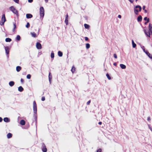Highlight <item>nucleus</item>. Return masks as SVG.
Returning a JSON list of instances; mask_svg holds the SVG:
<instances>
[{
  "label": "nucleus",
  "instance_id": "54",
  "mask_svg": "<svg viewBox=\"0 0 152 152\" xmlns=\"http://www.w3.org/2000/svg\"><path fill=\"white\" fill-rule=\"evenodd\" d=\"M141 48H142V49L143 50L144 49H145V47L144 46H142Z\"/></svg>",
  "mask_w": 152,
  "mask_h": 152
},
{
  "label": "nucleus",
  "instance_id": "13",
  "mask_svg": "<svg viewBox=\"0 0 152 152\" xmlns=\"http://www.w3.org/2000/svg\"><path fill=\"white\" fill-rule=\"evenodd\" d=\"M142 17L141 15H139L137 18V20L138 22H140L142 20Z\"/></svg>",
  "mask_w": 152,
  "mask_h": 152
},
{
  "label": "nucleus",
  "instance_id": "53",
  "mask_svg": "<svg viewBox=\"0 0 152 152\" xmlns=\"http://www.w3.org/2000/svg\"><path fill=\"white\" fill-rule=\"evenodd\" d=\"M121 15H118V18H121Z\"/></svg>",
  "mask_w": 152,
  "mask_h": 152
},
{
  "label": "nucleus",
  "instance_id": "46",
  "mask_svg": "<svg viewBox=\"0 0 152 152\" xmlns=\"http://www.w3.org/2000/svg\"><path fill=\"white\" fill-rule=\"evenodd\" d=\"M33 1V0H28V2L30 3L32 2Z\"/></svg>",
  "mask_w": 152,
  "mask_h": 152
},
{
  "label": "nucleus",
  "instance_id": "29",
  "mask_svg": "<svg viewBox=\"0 0 152 152\" xmlns=\"http://www.w3.org/2000/svg\"><path fill=\"white\" fill-rule=\"evenodd\" d=\"M65 23H66V25L68 24V19H65L64 21Z\"/></svg>",
  "mask_w": 152,
  "mask_h": 152
},
{
  "label": "nucleus",
  "instance_id": "14",
  "mask_svg": "<svg viewBox=\"0 0 152 152\" xmlns=\"http://www.w3.org/2000/svg\"><path fill=\"white\" fill-rule=\"evenodd\" d=\"M120 66L121 69H124L126 68V66L124 64H120Z\"/></svg>",
  "mask_w": 152,
  "mask_h": 152
},
{
  "label": "nucleus",
  "instance_id": "6",
  "mask_svg": "<svg viewBox=\"0 0 152 152\" xmlns=\"http://www.w3.org/2000/svg\"><path fill=\"white\" fill-rule=\"evenodd\" d=\"M10 9L14 13L16 14L17 15H18V11L13 6H12L10 7Z\"/></svg>",
  "mask_w": 152,
  "mask_h": 152
},
{
  "label": "nucleus",
  "instance_id": "38",
  "mask_svg": "<svg viewBox=\"0 0 152 152\" xmlns=\"http://www.w3.org/2000/svg\"><path fill=\"white\" fill-rule=\"evenodd\" d=\"M102 150L101 149H99L97 150L96 152H101Z\"/></svg>",
  "mask_w": 152,
  "mask_h": 152
},
{
  "label": "nucleus",
  "instance_id": "26",
  "mask_svg": "<svg viewBox=\"0 0 152 152\" xmlns=\"http://www.w3.org/2000/svg\"><path fill=\"white\" fill-rule=\"evenodd\" d=\"M20 36H19V35H18L16 37V39L18 41H19V40H20Z\"/></svg>",
  "mask_w": 152,
  "mask_h": 152
},
{
  "label": "nucleus",
  "instance_id": "42",
  "mask_svg": "<svg viewBox=\"0 0 152 152\" xmlns=\"http://www.w3.org/2000/svg\"><path fill=\"white\" fill-rule=\"evenodd\" d=\"M148 18H147V17H145L144 18V20H147Z\"/></svg>",
  "mask_w": 152,
  "mask_h": 152
},
{
  "label": "nucleus",
  "instance_id": "34",
  "mask_svg": "<svg viewBox=\"0 0 152 152\" xmlns=\"http://www.w3.org/2000/svg\"><path fill=\"white\" fill-rule=\"evenodd\" d=\"M51 79H52V76H51V78H50V76H49V81L50 84H51Z\"/></svg>",
  "mask_w": 152,
  "mask_h": 152
},
{
  "label": "nucleus",
  "instance_id": "8",
  "mask_svg": "<svg viewBox=\"0 0 152 152\" xmlns=\"http://www.w3.org/2000/svg\"><path fill=\"white\" fill-rule=\"evenodd\" d=\"M4 48H5V49L6 53L7 55V56L8 57V55L9 54L10 48L8 46L5 47Z\"/></svg>",
  "mask_w": 152,
  "mask_h": 152
},
{
  "label": "nucleus",
  "instance_id": "32",
  "mask_svg": "<svg viewBox=\"0 0 152 152\" xmlns=\"http://www.w3.org/2000/svg\"><path fill=\"white\" fill-rule=\"evenodd\" d=\"M106 76L107 77V78L109 80H110L111 79V77H110L109 74L108 73H107L106 74Z\"/></svg>",
  "mask_w": 152,
  "mask_h": 152
},
{
  "label": "nucleus",
  "instance_id": "17",
  "mask_svg": "<svg viewBox=\"0 0 152 152\" xmlns=\"http://www.w3.org/2000/svg\"><path fill=\"white\" fill-rule=\"evenodd\" d=\"M15 83L13 81H10L9 83V85L10 86H12L14 85Z\"/></svg>",
  "mask_w": 152,
  "mask_h": 152
},
{
  "label": "nucleus",
  "instance_id": "22",
  "mask_svg": "<svg viewBox=\"0 0 152 152\" xmlns=\"http://www.w3.org/2000/svg\"><path fill=\"white\" fill-rule=\"evenodd\" d=\"M58 55L59 57H61L63 55L61 51H58Z\"/></svg>",
  "mask_w": 152,
  "mask_h": 152
},
{
  "label": "nucleus",
  "instance_id": "51",
  "mask_svg": "<svg viewBox=\"0 0 152 152\" xmlns=\"http://www.w3.org/2000/svg\"><path fill=\"white\" fill-rule=\"evenodd\" d=\"M2 120V118L1 117H0V122H1Z\"/></svg>",
  "mask_w": 152,
  "mask_h": 152
},
{
  "label": "nucleus",
  "instance_id": "9",
  "mask_svg": "<svg viewBox=\"0 0 152 152\" xmlns=\"http://www.w3.org/2000/svg\"><path fill=\"white\" fill-rule=\"evenodd\" d=\"M36 47L37 49H41L42 48L41 44L39 42H37L36 43Z\"/></svg>",
  "mask_w": 152,
  "mask_h": 152
},
{
  "label": "nucleus",
  "instance_id": "41",
  "mask_svg": "<svg viewBox=\"0 0 152 152\" xmlns=\"http://www.w3.org/2000/svg\"><path fill=\"white\" fill-rule=\"evenodd\" d=\"M68 14H67L66 15V16H65V19H68Z\"/></svg>",
  "mask_w": 152,
  "mask_h": 152
},
{
  "label": "nucleus",
  "instance_id": "58",
  "mask_svg": "<svg viewBox=\"0 0 152 152\" xmlns=\"http://www.w3.org/2000/svg\"><path fill=\"white\" fill-rule=\"evenodd\" d=\"M144 12H145V13L147 12V11L146 10H144Z\"/></svg>",
  "mask_w": 152,
  "mask_h": 152
},
{
  "label": "nucleus",
  "instance_id": "12",
  "mask_svg": "<svg viewBox=\"0 0 152 152\" xmlns=\"http://www.w3.org/2000/svg\"><path fill=\"white\" fill-rule=\"evenodd\" d=\"M145 53L150 58H152V55H151L148 51H146Z\"/></svg>",
  "mask_w": 152,
  "mask_h": 152
},
{
  "label": "nucleus",
  "instance_id": "10",
  "mask_svg": "<svg viewBox=\"0 0 152 152\" xmlns=\"http://www.w3.org/2000/svg\"><path fill=\"white\" fill-rule=\"evenodd\" d=\"M32 15L30 14H27L26 15V17L27 18H30L32 17Z\"/></svg>",
  "mask_w": 152,
  "mask_h": 152
},
{
  "label": "nucleus",
  "instance_id": "28",
  "mask_svg": "<svg viewBox=\"0 0 152 152\" xmlns=\"http://www.w3.org/2000/svg\"><path fill=\"white\" fill-rule=\"evenodd\" d=\"M54 57V53L52 51V52L51 53V58H53Z\"/></svg>",
  "mask_w": 152,
  "mask_h": 152
},
{
  "label": "nucleus",
  "instance_id": "56",
  "mask_svg": "<svg viewBox=\"0 0 152 152\" xmlns=\"http://www.w3.org/2000/svg\"><path fill=\"white\" fill-rule=\"evenodd\" d=\"M45 1L46 3H48V0H45Z\"/></svg>",
  "mask_w": 152,
  "mask_h": 152
},
{
  "label": "nucleus",
  "instance_id": "59",
  "mask_svg": "<svg viewBox=\"0 0 152 152\" xmlns=\"http://www.w3.org/2000/svg\"><path fill=\"white\" fill-rule=\"evenodd\" d=\"M147 23H146V22H145L144 23V24H146Z\"/></svg>",
  "mask_w": 152,
  "mask_h": 152
},
{
  "label": "nucleus",
  "instance_id": "60",
  "mask_svg": "<svg viewBox=\"0 0 152 152\" xmlns=\"http://www.w3.org/2000/svg\"><path fill=\"white\" fill-rule=\"evenodd\" d=\"M151 130L152 131V129H151Z\"/></svg>",
  "mask_w": 152,
  "mask_h": 152
},
{
  "label": "nucleus",
  "instance_id": "11",
  "mask_svg": "<svg viewBox=\"0 0 152 152\" xmlns=\"http://www.w3.org/2000/svg\"><path fill=\"white\" fill-rule=\"evenodd\" d=\"M3 120L5 122H9L10 121V119L7 117L4 118Z\"/></svg>",
  "mask_w": 152,
  "mask_h": 152
},
{
  "label": "nucleus",
  "instance_id": "52",
  "mask_svg": "<svg viewBox=\"0 0 152 152\" xmlns=\"http://www.w3.org/2000/svg\"><path fill=\"white\" fill-rule=\"evenodd\" d=\"M50 74H51L50 72H49L48 77L50 76V78H51V76H52L51 75H50Z\"/></svg>",
  "mask_w": 152,
  "mask_h": 152
},
{
  "label": "nucleus",
  "instance_id": "47",
  "mask_svg": "<svg viewBox=\"0 0 152 152\" xmlns=\"http://www.w3.org/2000/svg\"><path fill=\"white\" fill-rule=\"evenodd\" d=\"M145 6H143L142 7V9L143 10H145Z\"/></svg>",
  "mask_w": 152,
  "mask_h": 152
},
{
  "label": "nucleus",
  "instance_id": "7",
  "mask_svg": "<svg viewBox=\"0 0 152 152\" xmlns=\"http://www.w3.org/2000/svg\"><path fill=\"white\" fill-rule=\"evenodd\" d=\"M42 150L43 152H46L47 151L46 146L43 143L42 144Z\"/></svg>",
  "mask_w": 152,
  "mask_h": 152
},
{
  "label": "nucleus",
  "instance_id": "3",
  "mask_svg": "<svg viewBox=\"0 0 152 152\" xmlns=\"http://www.w3.org/2000/svg\"><path fill=\"white\" fill-rule=\"evenodd\" d=\"M142 10L141 7L139 5H137L134 8V13L137 15L139 11H140Z\"/></svg>",
  "mask_w": 152,
  "mask_h": 152
},
{
  "label": "nucleus",
  "instance_id": "50",
  "mask_svg": "<svg viewBox=\"0 0 152 152\" xmlns=\"http://www.w3.org/2000/svg\"><path fill=\"white\" fill-rule=\"evenodd\" d=\"M148 126L149 129H150V130H151V129H152V128L151 127H150L149 125L148 124Z\"/></svg>",
  "mask_w": 152,
  "mask_h": 152
},
{
  "label": "nucleus",
  "instance_id": "2",
  "mask_svg": "<svg viewBox=\"0 0 152 152\" xmlns=\"http://www.w3.org/2000/svg\"><path fill=\"white\" fill-rule=\"evenodd\" d=\"M33 110H34V119H35L36 121V124L37 123V107L36 102L35 101H34L33 103Z\"/></svg>",
  "mask_w": 152,
  "mask_h": 152
},
{
  "label": "nucleus",
  "instance_id": "31",
  "mask_svg": "<svg viewBox=\"0 0 152 152\" xmlns=\"http://www.w3.org/2000/svg\"><path fill=\"white\" fill-rule=\"evenodd\" d=\"M30 26V25L29 23L27 22L26 25V27L27 28H28Z\"/></svg>",
  "mask_w": 152,
  "mask_h": 152
},
{
  "label": "nucleus",
  "instance_id": "33",
  "mask_svg": "<svg viewBox=\"0 0 152 152\" xmlns=\"http://www.w3.org/2000/svg\"><path fill=\"white\" fill-rule=\"evenodd\" d=\"M26 77L28 79H30L31 77V75L30 74H28L27 75Z\"/></svg>",
  "mask_w": 152,
  "mask_h": 152
},
{
  "label": "nucleus",
  "instance_id": "18",
  "mask_svg": "<svg viewBox=\"0 0 152 152\" xmlns=\"http://www.w3.org/2000/svg\"><path fill=\"white\" fill-rule=\"evenodd\" d=\"M30 34L32 37H37L36 34L34 32H31Z\"/></svg>",
  "mask_w": 152,
  "mask_h": 152
},
{
  "label": "nucleus",
  "instance_id": "35",
  "mask_svg": "<svg viewBox=\"0 0 152 152\" xmlns=\"http://www.w3.org/2000/svg\"><path fill=\"white\" fill-rule=\"evenodd\" d=\"M41 100L42 101H44L45 100V97L44 96H42V99H41Z\"/></svg>",
  "mask_w": 152,
  "mask_h": 152
},
{
  "label": "nucleus",
  "instance_id": "25",
  "mask_svg": "<svg viewBox=\"0 0 152 152\" xmlns=\"http://www.w3.org/2000/svg\"><path fill=\"white\" fill-rule=\"evenodd\" d=\"M84 26L85 28L87 29H88L90 27L87 24H84Z\"/></svg>",
  "mask_w": 152,
  "mask_h": 152
},
{
  "label": "nucleus",
  "instance_id": "27",
  "mask_svg": "<svg viewBox=\"0 0 152 152\" xmlns=\"http://www.w3.org/2000/svg\"><path fill=\"white\" fill-rule=\"evenodd\" d=\"M13 25H14V28L12 30L14 32L15 31V29L16 28V23H13Z\"/></svg>",
  "mask_w": 152,
  "mask_h": 152
},
{
  "label": "nucleus",
  "instance_id": "61",
  "mask_svg": "<svg viewBox=\"0 0 152 152\" xmlns=\"http://www.w3.org/2000/svg\"><path fill=\"white\" fill-rule=\"evenodd\" d=\"M135 1H137V0H135Z\"/></svg>",
  "mask_w": 152,
  "mask_h": 152
},
{
  "label": "nucleus",
  "instance_id": "16",
  "mask_svg": "<svg viewBox=\"0 0 152 152\" xmlns=\"http://www.w3.org/2000/svg\"><path fill=\"white\" fill-rule=\"evenodd\" d=\"M21 69V67L19 66H18L16 67V70L18 72H19Z\"/></svg>",
  "mask_w": 152,
  "mask_h": 152
},
{
  "label": "nucleus",
  "instance_id": "19",
  "mask_svg": "<svg viewBox=\"0 0 152 152\" xmlns=\"http://www.w3.org/2000/svg\"><path fill=\"white\" fill-rule=\"evenodd\" d=\"M20 123L21 125H24L25 124V122L24 120H22L20 121Z\"/></svg>",
  "mask_w": 152,
  "mask_h": 152
},
{
  "label": "nucleus",
  "instance_id": "55",
  "mask_svg": "<svg viewBox=\"0 0 152 152\" xmlns=\"http://www.w3.org/2000/svg\"><path fill=\"white\" fill-rule=\"evenodd\" d=\"M98 124L99 125H101L102 124V122H99L98 123Z\"/></svg>",
  "mask_w": 152,
  "mask_h": 152
},
{
  "label": "nucleus",
  "instance_id": "20",
  "mask_svg": "<svg viewBox=\"0 0 152 152\" xmlns=\"http://www.w3.org/2000/svg\"><path fill=\"white\" fill-rule=\"evenodd\" d=\"M18 90L20 92H22L23 90V88L21 86H20L18 88Z\"/></svg>",
  "mask_w": 152,
  "mask_h": 152
},
{
  "label": "nucleus",
  "instance_id": "49",
  "mask_svg": "<svg viewBox=\"0 0 152 152\" xmlns=\"http://www.w3.org/2000/svg\"><path fill=\"white\" fill-rule=\"evenodd\" d=\"M146 23H148L149 22V19L148 18V19H147V20H146Z\"/></svg>",
  "mask_w": 152,
  "mask_h": 152
},
{
  "label": "nucleus",
  "instance_id": "36",
  "mask_svg": "<svg viewBox=\"0 0 152 152\" xmlns=\"http://www.w3.org/2000/svg\"><path fill=\"white\" fill-rule=\"evenodd\" d=\"M113 56L115 58H117V55L115 53L113 55Z\"/></svg>",
  "mask_w": 152,
  "mask_h": 152
},
{
  "label": "nucleus",
  "instance_id": "43",
  "mask_svg": "<svg viewBox=\"0 0 152 152\" xmlns=\"http://www.w3.org/2000/svg\"><path fill=\"white\" fill-rule=\"evenodd\" d=\"M20 81L21 83H23L24 82V80L23 79L21 78L20 80Z\"/></svg>",
  "mask_w": 152,
  "mask_h": 152
},
{
  "label": "nucleus",
  "instance_id": "5",
  "mask_svg": "<svg viewBox=\"0 0 152 152\" xmlns=\"http://www.w3.org/2000/svg\"><path fill=\"white\" fill-rule=\"evenodd\" d=\"M39 13L40 16L43 18L44 16V8L42 7H41L39 9Z\"/></svg>",
  "mask_w": 152,
  "mask_h": 152
},
{
  "label": "nucleus",
  "instance_id": "57",
  "mask_svg": "<svg viewBox=\"0 0 152 152\" xmlns=\"http://www.w3.org/2000/svg\"><path fill=\"white\" fill-rule=\"evenodd\" d=\"M144 52L145 53V52H146V51H148L147 50H145V49H144L143 50Z\"/></svg>",
  "mask_w": 152,
  "mask_h": 152
},
{
  "label": "nucleus",
  "instance_id": "44",
  "mask_svg": "<svg viewBox=\"0 0 152 152\" xmlns=\"http://www.w3.org/2000/svg\"><path fill=\"white\" fill-rule=\"evenodd\" d=\"M131 3H132L133 2L134 0H128Z\"/></svg>",
  "mask_w": 152,
  "mask_h": 152
},
{
  "label": "nucleus",
  "instance_id": "24",
  "mask_svg": "<svg viewBox=\"0 0 152 152\" xmlns=\"http://www.w3.org/2000/svg\"><path fill=\"white\" fill-rule=\"evenodd\" d=\"M75 68L74 67V66H72V69H71V71L72 73H74L75 71Z\"/></svg>",
  "mask_w": 152,
  "mask_h": 152
},
{
  "label": "nucleus",
  "instance_id": "48",
  "mask_svg": "<svg viewBox=\"0 0 152 152\" xmlns=\"http://www.w3.org/2000/svg\"><path fill=\"white\" fill-rule=\"evenodd\" d=\"M117 64L116 62H115L113 63V65L115 66H116Z\"/></svg>",
  "mask_w": 152,
  "mask_h": 152
},
{
  "label": "nucleus",
  "instance_id": "15",
  "mask_svg": "<svg viewBox=\"0 0 152 152\" xmlns=\"http://www.w3.org/2000/svg\"><path fill=\"white\" fill-rule=\"evenodd\" d=\"M7 137L8 138H10L12 137V134L11 133H9L7 134Z\"/></svg>",
  "mask_w": 152,
  "mask_h": 152
},
{
  "label": "nucleus",
  "instance_id": "1",
  "mask_svg": "<svg viewBox=\"0 0 152 152\" xmlns=\"http://www.w3.org/2000/svg\"><path fill=\"white\" fill-rule=\"evenodd\" d=\"M144 32L145 34L149 37H150L151 35H152V26L151 23L149 24V30L145 29Z\"/></svg>",
  "mask_w": 152,
  "mask_h": 152
},
{
  "label": "nucleus",
  "instance_id": "30",
  "mask_svg": "<svg viewBox=\"0 0 152 152\" xmlns=\"http://www.w3.org/2000/svg\"><path fill=\"white\" fill-rule=\"evenodd\" d=\"M90 47V45L89 43H87L86 44V48L87 49H88Z\"/></svg>",
  "mask_w": 152,
  "mask_h": 152
},
{
  "label": "nucleus",
  "instance_id": "37",
  "mask_svg": "<svg viewBox=\"0 0 152 152\" xmlns=\"http://www.w3.org/2000/svg\"><path fill=\"white\" fill-rule=\"evenodd\" d=\"M14 1H15V2L18 3L19 2V0H13Z\"/></svg>",
  "mask_w": 152,
  "mask_h": 152
},
{
  "label": "nucleus",
  "instance_id": "23",
  "mask_svg": "<svg viewBox=\"0 0 152 152\" xmlns=\"http://www.w3.org/2000/svg\"><path fill=\"white\" fill-rule=\"evenodd\" d=\"M11 41H12L11 39L10 38H7L5 39V41L6 42H10Z\"/></svg>",
  "mask_w": 152,
  "mask_h": 152
},
{
  "label": "nucleus",
  "instance_id": "39",
  "mask_svg": "<svg viewBox=\"0 0 152 152\" xmlns=\"http://www.w3.org/2000/svg\"><path fill=\"white\" fill-rule=\"evenodd\" d=\"M91 102V101L90 100H89L87 102V105H89L90 103Z\"/></svg>",
  "mask_w": 152,
  "mask_h": 152
},
{
  "label": "nucleus",
  "instance_id": "45",
  "mask_svg": "<svg viewBox=\"0 0 152 152\" xmlns=\"http://www.w3.org/2000/svg\"><path fill=\"white\" fill-rule=\"evenodd\" d=\"M151 120V119L150 117H148L147 118V120L148 121H150Z\"/></svg>",
  "mask_w": 152,
  "mask_h": 152
},
{
  "label": "nucleus",
  "instance_id": "4",
  "mask_svg": "<svg viewBox=\"0 0 152 152\" xmlns=\"http://www.w3.org/2000/svg\"><path fill=\"white\" fill-rule=\"evenodd\" d=\"M6 20L4 14H3L2 15L1 19V21L0 22V25L1 26H3L4 25V22L6 21Z\"/></svg>",
  "mask_w": 152,
  "mask_h": 152
},
{
  "label": "nucleus",
  "instance_id": "21",
  "mask_svg": "<svg viewBox=\"0 0 152 152\" xmlns=\"http://www.w3.org/2000/svg\"><path fill=\"white\" fill-rule=\"evenodd\" d=\"M132 47L133 48H135L136 46V45L134 43L133 40H132Z\"/></svg>",
  "mask_w": 152,
  "mask_h": 152
},
{
  "label": "nucleus",
  "instance_id": "40",
  "mask_svg": "<svg viewBox=\"0 0 152 152\" xmlns=\"http://www.w3.org/2000/svg\"><path fill=\"white\" fill-rule=\"evenodd\" d=\"M85 40H86V41H88V38L87 37H85Z\"/></svg>",
  "mask_w": 152,
  "mask_h": 152
}]
</instances>
